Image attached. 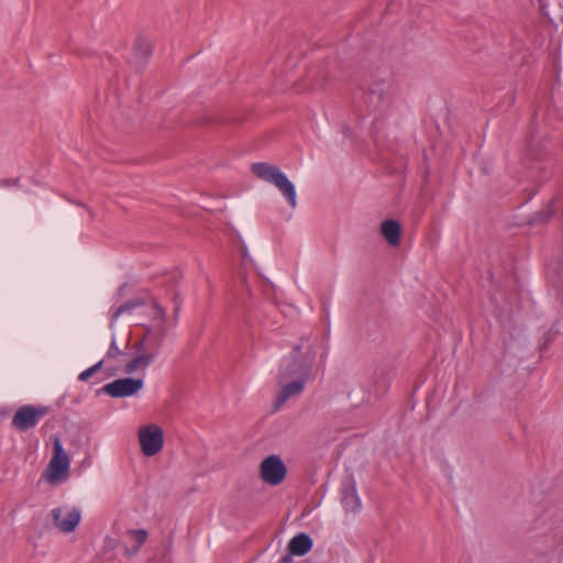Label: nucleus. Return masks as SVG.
<instances>
[{"label": "nucleus", "instance_id": "1", "mask_svg": "<svg viewBox=\"0 0 563 563\" xmlns=\"http://www.w3.org/2000/svg\"><path fill=\"white\" fill-rule=\"evenodd\" d=\"M314 361L316 351L308 341H302L288 357L283 360L278 375L279 391L275 401L276 408L302 393L310 378Z\"/></svg>", "mask_w": 563, "mask_h": 563}, {"label": "nucleus", "instance_id": "9", "mask_svg": "<svg viewBox=\"0 0 563 563\" xmlns=\"http://www.w3.org/2000/svg\"><path fill=\"white\" fill-rule=\"evenodd\" d=\"M391 95V87L390 85L385 80H377L374 81L367 93L366 102L378 104L388 102Z\"/></svg>", "mask_w": 563, "mask_h": 563}, {"label": "nucleus", "instance_id": "22", "mask_svg": "<svg viewBox=\"0 0 563 563\" xmlns=\"http://www.w3.org/2000/svg\"><path fill=\"white\" fill-rule=\"evenodd\" d=\"M246 255H247V250H246V249H244V250H243V256H246Z\"/></svg>", "mask_w": 563, "mask_h": 563}, {"label": "nucleus", "instance_id": "10", "mask_svg": "<svg viewBox=\"0 0 563 563\" xmlns=\"http://www.w3.org/2000/svg\"><path fill=\"white\" fill-rule=\"evenodd\" d=\"M342 505L345 510L355 514L361 508V499L356 493V486L354 479L350 478L347 484L344 486Z\"/></svg>", "mask_w": 563, "mask_h": 563}, {"label": "nucleus", "instance_id": "17", "mask_svg": "<svg viewBox=\"0 0 563 563\" xmlns=\"http://www.w3.org/2000/svg\"><path fill=\"white\" fill-rule=\"evenodd\" d=\"M121 353V351L118 349V346L115 345V342L112 341L111 343V347L110 350L108 351V356L109 357H115L117 355H119Z\"/></svg>", "mask_w": 563, "mask_h": 563}, {"label": "nucleus", "instance_id": "20", "mask_svg": "<svg viewBox=\"0 0 563 563\" xmlns=\"http://www.w3.org/2000/svg\"><path fill=\"white\" fill-rule=\"evenodd\" d=\"M143 346H144V341H143V340H142V341H140V342L136 344V349H137L139 351L143 350Z\"/></svg>", "mask_w": 563, "mask_h": 563}, {"label": "nucleus", "instance_id": "4", "mask_svg": "<svg viewBox=\"0 0 563 563\" xmlns=\"http://www.w3.org/2000/svg\"><path fill=\"white\" fill-rule=\"evenodd\" d=\"M136 435L141 453L146 457L157 455L164 448V431L156 423L140 426Z\"/></svg>", "mask_w": 563, "mask_h": 563}, {"label": "nucleus", "instance_id": "6", "mask_svg": "<svg viewBox=\"0 0 563 563\" xmlns=\"http://www.w3.org/2000/svg\"><path fill=\"white\" fill-rule=\"evenodd\" d=\"M287 468L278 455H268L260 464V476L268 485H279L286 477Z\"/></svg>", "mask_w": 563, "mask_h": 563}, {"label": "nucleus", "instance_id": "14", "mask_svg": "<svg viewBox=\"0 0 563 563\" xmlns=\"http://www.w3.org/2000/svg\"><path fill=\"white\" fill-rule=\"evenodd\" d=\"M128 536L135 543V547L132 549H125V554L133 556L139 552L141 545L146 541L148 534L144 529H132L128 531Z\"/></svg>", "mask_w": 563, "mask_h": 563}, {"label": "nucleus", "instance_id": "5", "mask_svg": "<svg viewBox=\"0 0 563 563\" xmlns=\"http://www.w3.org/2000/svg\"><path fill=\"white\" fill-rule=\"evenodd\" d=\"M51 518L55 529L62 533H70L78 527L81 511L71 505H60L51 510Z\"/></svg>", "mask_w": 563, "mask_h": 563}, {"label": "nucleus", "instance_id": "13", "mask_svg": "<svg viewBox=\"0 0 563 563\" xmlns=\"http://www.w3.org/2000/svg\"><path fill=\"white\" fill-rule=\"evenodd\" d=\"M154 357L155 354L153 353L141 354L125 365V372L128 374H133L136 371L145 369L148 366V364L154 360Z\"/></svg>", "mask_w": 563, "mask_h": 563}, {"label": "nucleus", "instance_id": "15", "mask_svg": "<svg viewBox=\"0 0 563 563\" xmlns=\"http://www.w3.org/2000/svg\"><path fill=\"white\" fill-rule=\"evenodd\" d=\"M103 361L98 362L93 366L89 367L88 369L84 371L79 375L80 380H88L97 371H99L102 367Z\"/></svg>", "mask_w": 563, "mask_h": 563}, {"label": "nucleus", "instance_id": "3", "mask_svg": "<svg viewBox=\"0 0 563 563\" xmlns=\"http://www.w3.org/2000/svg\"><path fill=\"white\" fill-rule=\"evenodd\" d=\"M70 457L58 438L53 440V455L42 474V478L53 486L64 484L69 478Z\"/></svg>", "mask_w": 563, "mask_h": 563}, {"label": "nucleus", "instance_id": "12", "mask_svg": "<svg viewBox=\"0 0 563 563\" xmlns=\"http://www.w3.org/2000/svg\"><path fill=\"white\" fill-rule=\"evenodd\" d=\"M311 547L312 540L306 533L294 537L288 544L290 553L295 555H305L310 551Z\"/></svg>", "mask_w": 563, "mask_h": 563}, {"label": "nucleus", "instance_id": "19", "mask_svg": "<svg viewBox=\"0 0 563 563\" xmlns=\"http://www.w3.org/2000/svg\"><path fill=\"white\" fill-rule=\"evenodd\" d=\"M280 563H292V560L290 556H285L282 559Z\"/></svg>", "mask_w": 563, "mask_h": 563}, {"label": "nucleus", "instance_id": "21", "mask_svg": "<svg viewBox=\"0 0 563 563\" xmlns=\"http://www.w3.org/2000/svg\"><path fill=\"white\" fill-rule=\"evenodd\" d=\"M295 89H296V91H298V92H300V91H302V90H303V88L299 87L298 85H296Z\"/></svg>", "mask_w": 563, "mask_h": 563}, {"label": "nucleus", "instance_id": "8", "mask_svg": "<svg viewBox=\"0 0 563 563\" xmlns=\"http://www.w3.org/2000/svg\"><path fill=\"white\" fill-rule=\"evenodd\" d=\"M142 378H120L103 386V391L111 397L123 398L137 394L143 388Z\"/></svg>", "mask_w": 563, "mask_h": 563}, {"label": "nucleus", "instance_id": "18", "mask_svg": "<svg viewBox=\"0 0 563 563\" xmlns=\"http://www.w3.org/2000/svg\"><path fill=\"white\" fill-rule=\"evenodd\" d=\"M155 310H156V316L164 320L166 317L165 310L158 305H155Z\"/></svg>", "mask_w": 563, "mask_h": 563}, {"label": "nucleus", "instance_id": "7", "mask_svg": "<svg viewBox=\"0 0 563 563\" xmlns=\"http://www.w3.org/2000/svg\"><path fill=\"white\" fill-rule=\"evenodd\" d=\"M47 413L44 407L22 406L12 418V426L19 431L33 428Z\"/></svg>", "mask_w": 563, "mask_h": 563}, {"label": "nucleus", "instance_id": "11", "mask_svg": "<svg viewBox=\"0 0 563 563\" xmlns=\"http://www.w3.org/2000/svg\"><path fill=\"white\" fill-rule=\"evenodd\" d=\"M380 234L390 246H397L400 243L401 227L396 220L387 219L380 223Z\"/></svg>", "mask_w": 563, "mask_h": 563}, {"label": "nucleus", "instance_id": "16", "mask_svg": "<svg viewBox=\"0 0 563 563\" xmlns=\"http://www.w3.org/2000/svg\"><path fill=\"white\" fill-rule=\"evenodd\" d=\"M307 79L309 80V86L307 88L316 89L317 87L320 86V84L316 79V74H309Z\"/></svg>", "mask_w": 563, "mask_h": 563}, {"label": "nucleus", "instance_id": "2", "mask_svg": "<svg viewBox=\"0 0 563 563\" xmlns=\"http://www.w3.org/2000/svg\"><path fill=\"white\" fill-rule=\"evenodd\" d=\"M252 174L260 180L274 185L289 206L297 208V194L295 185L280 170L279 167L269 163L261 162L251 165Z\"/></svg>", "mask_w": 563, "mask_h": 563}]
</instances>
